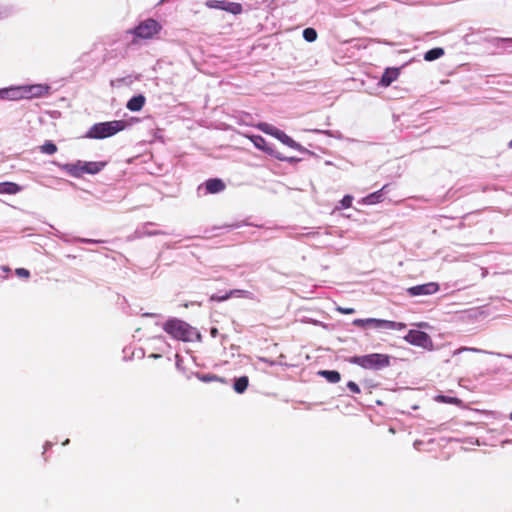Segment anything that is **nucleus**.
<instances>
[{
  "label": "nucleus",
  "instance_id": "nucleus-33",
  "mask_svg": "<svg viewBox=\"0 0 512 512\" xmlns=\"http://www.w3.org/2000/svg\"><path fill=\"white\" fill-rule=\"evenodd\" d=\"M233 295L234 294H238V295H241V296H247V291H244V290H233Z\"/></svg>",
  "mask_w": 512,
  "mask_h": 512
},
{
  "label": "nucleus",
  "instance_id": "nucleus-38",
  "mask_svg": "<svg viewBox=\"0 0 512 512\" xmlns=\"http://www.w3.org/2000/svg\"><path fill=\"white\" fill-rule=\"evenodd\" d=\"M510 419L512 420V412H511V415H510Z\"/></svg>",
  "mask_w": 512,
  "mask_h": 512
},
{
  "label": "nucleus",
  "instance_id": "nucleus-22",
  "mask_svg": "<svg viewBox=\"0 0 512 512\" xmlns=\"http://www.w3.org/2000/svg\"><path fill=\"white\" fill-rule=\"evenodd\" d=\"M40 151L44 154L52 155L57 152V146L51 142L46 141L43 145L39 147Z\"/></svg>",
  "mask_w": 512,
  "mask_h": 512
},
{
  "label": "nucleus",
  "instance_id": "nucleus-15",
  "mask_svg": "<svg viewBox=\"0 0 512 512\" xmlns=\"http://www.w3.org/2000/svg\"><path fill=\"white\" fill-rule=\"evenodd\" d=\"M21 191V187L13 182L0 183V194H16Z\"/></svg>",
  "mask_w": 512,
  "mask_h": 512
},
{
  "label": "nucleus",
  "instance_id": "nucleus-13",
  "mask_svg": "<svg viewBox=\"0 0 512 512\" xmlns=\"http://www.w3.org/2000/svg\"><path fill=\"white\" fill-rule=\"evenodd\" d=\"M145 97L143 95H137L132 97L126 104V107L130 111H140L145 104Z\"/></svg>",
  "mask_w": 512,
  "mask_h": 512
},
{
  "label": "nucleus",
  "instance_id": "nucleus-29",
  "mask_svg": "<svg viewBox=\"0 0 512 512\" xmlns=\"http://www.w3.org/2000/svg\"><path fill=\"white\" fill-rule=\"evenodd\" d=\"M464 351L479 352V350H478V349H476V348L461 347V348H459V349L455 350V351L453 352V355L460 354L461 352H464Z\"/></svg>",
  "mask_w": 512,
  "mask_h": 512
},
{
  "label": "nucleus",
  "instance_id": "nucleus-32",
  "mask_svg": "<svg viewBox=\"0 0 512 512\" xmlns=\"http://www.w3.org/2000/svg\"><path fill=\"white\" fill-rule=\"evenodd\" d=\"M337 310L339 312H341L342 314H353L355 312L354 308H341V307H339Z\"/></svg>",
  "mask_w": 512,
  "mask_h": 512
},
{
  "label": "nucleus",
  "instance_id": "nucleus-2",
  "mask_svg": "<svg viewBox=\"0 0 512 512\" xmlns=\"http://www.w3.org/2000/svg\"><path fill=\"white\" fill-rule=\"evenodd\" d=\"M125 126L126 124L122 120L96 123L88 131L87 137L92 139L108 138L124 130Z\"/></svg>",
  "mask_w": 512,
  "mask_h": 512
},
{
  "label": "nucleus",
  "instance_id": "nucleus-6",
  "mask_svg": "<svg viewBox=\"0 0 512 512\" xmlns=\"http://www.w3.org/2000/svg\"><path fill=\"white\" fill-rule=\"evenodd\" d=\"M161 30V25L154 19H146L133 29V34L137 38L150 39L158 34Z\"/></svg>",
  "mask_w": 512,
  "mask_h": 512
},
{
  "label": "nucleus",
  "instance_id": "nucleus-11",
  "mask_svg": "<svg viewBox=\"0 0 512 512\" xmlns=\"http://www.w3.org/2000/svg\"><path fill=\"white\" fill-rule=\"evenodd\" d=\"M399 75L400 70L398 68H387L379 81V85L388 87L398 79Z\"/></svg>",
  "mask_w": 512,
  "mask_h": 512
},
{
  "label": "nucleus",
  "instance_id": "nucleus-9",
  "mask_svg": "<svg viewBox=\"0 0 512 512\" xmlns=\"http://www.w3.org/2000/svg\"><path fill=\"white\" fill-rule=\"evenodd\" d=\"M439 290V285L436 282H429L421 285H416L407 289L410 296L432 295Z\"/></svg>",
  "mask_w": 512,
  "mask_h": 512
},
{
  "label": "nucleus",
  "instance_id": "nucleus-14",
  "mask_svg": "<svg viewBox=\"0 0 512 512\" xmlns=\"http://www.w3.org/2000/svg\"><path fill=\"white\" fill-rule=\"evenodd\" d=\"M64 169L67 173L74 177H81L84 172L83 162L78 161L76 164H66L64 165Z\"/></svg>",
  "mask_w": 512,
  "mask_h": 512
},
{
  "label": "nucleus",
  "instance_id": "nucleus-28",
  "mask_svg": "<svg viewBox=\"0 0 512 512\" xmlns=\"http://www.w3.org/2000/svg\"><path fill=\"white\" fill-rule=\"evenodd\" d=\"M347 387L349 388V390L353 393H360V388L358 386L357 383L353 382V381H349L347 383Z\"/></svg>",
  "mask_w": 512,
  "mask_h": 512
},
{
  "label": "nucleus",
  "instance_id": "nucleus-7",
  "mask_svg": "<svg viewBox=\"0 0 512 512\" xmlns=\"http://www.w3.org/2000/svg\"><path fill=\"white\" fill-rule=\"evenodd\" d=\"M259 129L263 132L270 134L277 138L279 141H281L283 144L287 145L288 147L297 149L299 147V144L294 141L290 136H288L286 133L281 131L278 128H275L269 124L263 123L259 125Z\"/></svg>",
  "mask_w": 512,
  "mask_h": 512
},
{
  "label": "nucleus",
  "instance_id": "nucleus-19",
  "mask_svg": "<svg viewBox=\"0 0 512 512\" xmlns=\"http://www.w3.org/2000/svg\"><path fill=\"white\" fill-rule=\"evenodd\" d=\"M84 172L87 174H96L102 170L104 163L101 162H83Z\"/></svg>",
  "mask_w": 512,
  "mask_h": 512
},
{
  "label": "nucleus",
  "instance_id": "nucleus-4",
  "mask_svg": "<svg viewBox=\"0 0 512 512\" xmlns=\"http://www.w3.org/2000/svg\"><path fill=\"white\" fill-rule=\"evenodd\" d=\"M353 325L364 328L370 325L377 329H388V330H403L406 328V324L403 322H395L390 320L367 318V319H355Z\"/></svg>",
  "mask_w": 512,
  "mask_h": 512
},
{
  "label": "nucleus",
  "instance_id": "nucleus-16",
  "mask_svg": "<svg viewBox=\"0 0 512 512\" xmlns=\"http://www.w3.org/2000/svg\"><path fill=\"white\" fill-rule=\"evenodd\" d=\"M216 9L227 11L231 14L238 15L243 11L242 5L236 2H227L225 6H215Z\"/></svg>",
  "mask_w": 512,
  "mask_h": 512
},
{
  "label": "nucleus",
  "instance_id": "nucleus-36",
  "mask_svg": "<svg viewBox=\"0 0 512 512\" xmlns=\"http://www.w3.org/2000/svg\"><path fill=\"white\" fill-rule=\"evenodd\" d=\"M83 242L89 243L92 242V240H83Z\"/></svg>",
  "mask_w": 512,
  "mask_h": 512
},
{
  "label": "nucleus",
  "instance_id": "nucleus-31",
  "mask_svg": "<svg viewBox=\"0 0 512 512\" xmlns=\"http://www.w3.org/2000/svg\"><path fill=\"white\" fill-rule=\"evenodd\" d=\"M439 399L442 402H446V403H458L459 402V400L456 398H448L446 396H439Z\"/></svg>",
  "mask_w": 512,
  "mask_h": 512
},
{
  "label": "nucleus",
  "instance_id": "nucleus-30",
  "mask_svg": "<svg viewBox=\"0 0 512 512\" xmlns=\"http://www.w3.org/2000/svg\"><path fill=\"white\" fill-rule=\"evenodd\" d=\"M225 3L226 2L224 1L212 0L207 3V6L210 8H215V6H225Z\"/></svg>",
  "mask_w": 512,
  "mask_h": 512
},
{
  "label": "nucleus",
  "instance_id": "nucleus-23",
  "mask_svg": "<svg viewBox=\"0 0 512 512\" xmlns=\"http://www.w3.org/2000/svg\"><path fill=\"white\" fill-rule=\"evenodd\" d=\"M198 379L202 382H212V381H220L222 383H225V380L218 377L217 375H214V374H198Z\"/></svg>",
  "mask_w": 512,
  "mask_h": 512
},
{
  "label": "nucleus",
  "instance_id": "nucleus-35",
  "mask_svg": "<svg viewBox=\"0 0 512 512\" xmlns=\"http://www.w3.org/2000/svg\"><path fill=\"white\" fill-rule=\"evenodd\" d=\"M419 327H426L427 326V323H420L418 324Z\"/></svg>",
  "mask_w": 512,
  "mask_h": 512
},
{
  "label": "nucleus",
  "instance_id": "nucleus-10",
  "mask_svg": "<svg viewBox=\"0 0 512 512\" xmlns=\"http://www.w3.org/2000/svg\"><path fill=\"white\" fill-rule=\"evenodd\" d=\"M0 98L6 100L24 99L22 86L1 89Z\"/></svg>",
  "mask_w": 512,
  "mask_h": 512
},
{
  "label": "nucleus",
  "instance_id": "nucleus-26",
  "mask_svg": "<svg viewBox=\"0 0 512 512\" xmlns=\"http://www.w3.org/2000/svg\"><path fill=\"white\" fill-rule=\"evenodd\" d=\"M15 273L17 276L22 277V278H29V276H30V272L25 268H17L15 270Z\"/></svg>",
  "mask_w": 512,
  "mask_h": 512
},
{
  "label": "nucleus",
  "instance_id": "nucleus-3",
  "mask_svg": "<svg viewBox=\"0 0 512 512\" xmlns=\"http://www.w3.org/2000/svg\"><path fill=\"white\" fill-rule=\"evenodd\" d=\"M349 362L364 369L379 370L390 365V357L386 354L373 353L364 356H353Z\"/></svg>",
  "mask_w": 512,
  "mask_h": 512
},
{
  "label": "nucleus",
  "instance_id": "nucleus-17",
  "mask_svg": "<svg viewBox=\"0 0 512 512\" xmlns=\"http://www.w3.org/2000/svg\"><path fill=\"white\" fill-rule=\"evenodd\" d=\"M249 385V378L247 376H241L234 382V391L238 394L244 393Z\"/></svg>",
  "mask_w": 512,
  "mask_h": 512
},
{
  "label": "nucleus",
  "instance_id": "nucleus-18",
  "mask_svg": "<svg viewBox=\"0 0 512 512\" xmlns=\"http://www.w3.org/2000/svg\"><path fill=\"white\" fill-rule=\"evenodd\" d=\"M250 140L253 142V144L260 150H263L265 152L271 153L272 150L267 145L266 140L260 136V135H253L250 137Z\"/></svg>",
  "mask_w": 512,
  "mask_h": 512
},
{
  "label": "nucleus",
  "instance_id": "nucleus-1",
  "mask_svg": "<svg viewBox=\"0 0 512 512\" xmlns=\"http://www.w3.org/2000/svg\"><path fill=\"white\" fill-rule=\"evenodd\" d=\"M163 329L172 338L184 342H191L194 339L200 338V334L194 327L179 319H170L166 321Z\"/></svg>",
  "mask_w": 512,
  "mask_h": 512
},
{
  "label": "nucleus",
  "instance_id": "nucleus-34",
  "mask_svg": "<svg viewBox=\"0 0 512 512\" xmlns=\"http://www.w3.org/2000/svg\"><path fill=\"white\" fill-rule=\"evenodd\" d=\"M385 187H386V186H384V187L379 191V193H380V192H381ZM377 194H378V192H377V193H374V194H371V195H370V197L372 198V197L376 196Z\"/></svg>",
  "mask_w": 512,
  "mask_h": 512
},
{
  "label": "nucleus",
  "instance_id": "nucleus-27",
  "mask_svg": "<svg viewBox=\"0 0 512 512\" xmlns=\"http://www.w3.org/2000/svg\"><path fill=\"white\" fill-rule=\"evenodd\" d=\"M232 295H233V292H229L223 296L222 295H219V296L212 295L211 300L221 302V301L229 299Z\"/></svg>",
  "mask_w": 512,
  "mask_h": 512
},
{
  "label": "nucleus",
  "instance_id": "nucleus-5",
  "mask_svg": "<svg viewBox=\"0 0 512 512\" xmlns=\"http://www.w3.org/2000/svg\"><path fill=\"white\" fill-rule=\"evenodd\" d=\"M404 340L414 346L421 347L426 350H433L434 343L429 334L419 330H409L404 336Z\"/></svg>",
  "mask_w": 512,
  "mask_h": 512
},
{
  "label": "nucleus",
  "instance_id": "nucleus-37",
  "mask_svg": "<svg viewBox=\"0 0 512 512\" xmlns=\"http://www.w3.org/2000/svg\"><path fill=\"white\" fill-rule=\"evenodd\" d=\"M509 147L512 148V140L509 142Z\"/></svg>",
  "mask_w": 512,
  "mask_h": 512
},
{
  "label": "nucleus",
  "instance_id": "nucleus-24",
  "mask_svg": "<svg viewBox=\"0 0 512 512\" xmlns=\"http://www.w3.org/2000/svg\"><path fill=\"white\" fill-rule=\"evenodd\" d=\"M303 37L307 42H313L317 39V32L314 28H306L303 31Z\"/></svg>",
  "mask_w": 512,
  "mask_h": 512
},
{
  "label": "nucleus",
  "instance_id": "nucleus-8",
  "mask_svg": "<svg viewBox=\"0 0 512 512\" xmlns=\"http://www.w3.org/2000/svg\"><path fill=\"white\" fill-rule=\"evenodd\" d=\"M24 99L41 98L50 95L51 87L47 84L22 86Z\"/></svg>",
  "mask_w": 512,
  "mask_h": 512
},
{
  "label": "nucleus",
  "instance_id": "nucleus-12",
  "mask_svg": "<svg viewBox=\"0 0 512 512\" xmlns=\"http://www.w3.org/2000/svg\"><path fill=\"white\" fill-rule=\"evenodd\" d=\"M205 187L208 193L215 194L223 191L225 184L221 179L213 178L206 181Z\"/></svg>",
  "mask_w": 512,
  "mask_h": 512
},
{
  "label": "nucleus",
  "instance_id": "nucleus-21",
  "mask_svg": "<svg viewBox=\"0 0 512 512\" xmlns=\"http://www.w3.org/2000/svg\"><path fill=\"white\" fill-rule=\"evenodd\" d=\"M444 55V49L436 47L427 51L424 55L426 61H434Z\"/></svg>",
  "mask_w": 512,
  "mask_h": 512
},
{
  "label": "nucleus",
  "instance_id": "nucleus-20",
  "mask_svg": "<svg viewBox=\"0 0 512 512\" xmlns=\"http://www.w3.org/2000/svg\"><path fill=\"white\" fill-rule=\"evenodd\" d=\"M319 374L331 383H337L341 379L340 373L334 370H322Z\"/></svg>",
  "mask_w": 512,
  "mask_h": 512
},
{
  "label": "nucleus",
  "instance_id": "nucleus-25",
  "mask_svg": "<svg viewBox=\"0 0 512 512\" xmlns=\"http://www.w3.org/2000/svg\"><path fill=\"white\" fill-rule=\"evenodd\" d=\"M353 197L350 195H346L341 200V205L343 208H349L352 205Z\"/></svg>",
  "mask_w": 512,
  "mask_h": 512
}]
</instances>
